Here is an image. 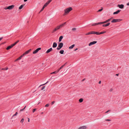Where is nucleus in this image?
<instances>
[{
    "label": "nucleus",
    "mask_w": 129,
    "mask_h": 129,
    "mask_svg": "<svg viewBox=\"0 0 129 129\" xmlns=\"http://www.w3.org/2000/svg\"><path fill=\"white\" fill-rule=\"evenodd\" d=\"M112 18V17L111 18L107 20H106V21L103 22H100L98 23H94L93 24H92V26H94L95 25H97L99 24H103L105 23H107L109 21H110V20Z\"/></svg>",
    "instance_id": "1"
},
{
    "label": "nucleus",
    "mask_w": 129,
    "mask_h": 129,
    "mask_svg": "<svg viewBox=\"0 0 129 129\" xmlns=\"http://www.w3.org/2000/svg\"><path fill=\"white\" fill-rule=\"evenodd\" d=\"M73 9L71 7H69L65 9L64 10V13L63 14V15H64L66 14H68Z\"/></svg>",
    "instance_id": "2"
},
{
    "label": "nucleus",
    "mask_w": 129,
    "mask_h": 129,
    "mask_svg": "<svg viewBox=\"0 0 129 129\" xmlns=\"http://www.w3.org/2000/svg\"><path fill=\"white\" fill-rule=\"evenodd\" d=\"M63 44L62 43H60L58 45V47L57 48V49L58 50H60L63 46Z\"/></svg>",
    "instance_id": "3"
},
{
    "label": "nucleus",
    "mask_w": 129,
    "mask_h": 129,
    "mask_svg": "<svg viewBox=\"0 0 129 129\" xmlns=\"http://www.w3.org/2000/svg\"><path fill=\"white\" fill-rule=\"evenodd\" d=\"M66 22H64L63 23L57 26V27H58L57 29H59L60 28L62 27L64 25H65V24H66Z\"/></svg>",
    "instance_id": "4"
},
{
    "label": "nucleus",
    "mask_w": 129,
    "mask_h": 129,
    "mask_svg": "<svg viewBox=\"0 0 129 129\" xmlns=\"http://www.w3.org/2000/svg\"><path fill=\"white\" fill-rule=\"evenodd\" d=\"M66 22H64L63 23L57 26V27H58L57 29H59L60 28L62 27L64 25H65V24H66Z\"/></svg>",
    "instance_id": "5"
},
{
    "label": "nucleus",
    "mask_w": 129,
    "mask_h": 129,
    "mask_svg": "<svg viewBox=\"0 0 129 129\" xmlns=\"http://www.w3.org/2000/svg\"><path fill=\"white\" fill-rule=\"evenodd\" d=\"M122 20L121 19H113V23L119 22Z\"/></svg>",
    "instance_id": "6"
},
{
    "label": "nucleus",
    "mask_w": 129,
    "mask_h": 129,
    "mask_svg": "<svg viewBox=\"0 0 129 129\" xmlns=\"http://www.w3.org/2000/svg\"><path fill=\"white\" fill-rule=\"evenodd\" d=\"M41 48H37L33 52V53L34 54L36 53L39 50H41Z\"/></svg>",
    "instance_id": "7"
},
{
    "label": "nucleus",
    "mask_w": 129,
    "mask_h": 129,
    "mask_svg": "<svg viewBox=\"0 0 129 129\" xmlns=\"http://www.w3.org/2000/svg\"><path fill=\"white\" fill-rule=\"evenodd\" d=\"M15 6L13 5H12L8 7V9L11 10L13 9L14 7Z\"/></svg>",
    "instance_id": "8"
},
{
    "label": "nucleus",
    "mask_w": 129,
    "mask_h": 129,
    "mask_svg": "<svg viewBox=\"0 0 129 129\" xmlns=\"http://www.w3.org/2000/svg\"><path fill=\"white\" fill-rule=\"evenodd\" d=\"M97 43L96 41H94L92 42H90L89 44L88 45L89 46H90L94 44H96Z\"/></svg>",
    "instance_id": "9"
},
{
    "label": "nucleus",
    "mask_w": 129,
    "mask_h": 129,
    "mask_svg": "<svg viewBox=\"0 0 129 129\" xmlns=\"http://www.w3.org/2000/svg\"><path fill=\"white\" fill-rule=\"evenodd\" d=\"M14 46L12 44L11 45L7 47L6 48V49L7 50H8L9 49H10L11 48H12Z\"/></svg>",
    "instance_id": "10"
},
{
    "label": "nucleus",
    "mask_w": 129,
    "mask_h": 129,
    "mask_svg": "<svg viewBox=\"0 0 129 129\" xmlns=\"http://www.w3.org/2000/svg\"><path fill=\"white\" fill-rule=\"evenodd\" d=\"M118 7L120 9H122L124 8V5L123 4L118 5Z\"/></svg>",
    "instance_id": "11"
},
{
    "label": "nucleus",
    "mask_w": 129,
    "mask_h": 129,
    "mask_svg": "<svg viewBox=\"0 0 129 129\" xmlns=\"http://www.w3.org/2000/svg\"><path fill=\"white\" fill-rule=\"evenodd\" d=\"M57 43L56 42H54L52 45V47L53 48H55L57 47Z\"/></svg>",
    "instance_id": "12"
},
{
    "label": "nucleus",
    "mask_w": 129,
    "mask_h": 129,
    "mask_svg": "<svg viewBox=\"0 0 129 129\" xmlns=\"http://www.w3.org/2000/svg\"><path fill=\"white\" fill-rule=\"evenodd\" d=\"M52 48H50V49L47 50V51L46 52V53H49L50 52L52 51Z\"/></svg>",
    "instance_id": "13"
},
{
    "label": "nucleus",
    "mask_w": 129,
    "mask_h": 129,
    "mask_svg": "<svg viewBox=\"0 0 129 129\" xmlns=\"http://www.w3.org/2000/svg\"><path fill=\"white\" fill-rule=\"evenodd\" d=\"M110 23L109 22H108L105 24H104L102 25L103 27H107L109 25Z\"/></svg>",
    "instance_id": "14"
},
{
    "label": "nucleus",
    "mask_w": 129,
    "mask_h": 129,
    "mask_svg": "<svg viewBox=\"0 0 129 129\" xmlns=\"http://www.w3.org/2000/svg\"><path fill=\"white\" fill-rule=\"evenodd\" d=\"M86 126H84L80 127L78 129H86Z\"/></svg>",
    "instance_id": "15"
},
{
    "label": "nucleus",
    "mask_w": 129,
    "mask_h": 129,
    "mask_svg": "<svg viewBox=\"0 0 129 129\" xmlns=\"http://www.w3.org/2000/svg\"><path fill=\"white\" fill-rule=\"evenodd\" d=\"M58 27L57 26L53 30L52 32V33H53L55 32V31L57 30L58 29H57Z\"/></svg>",
    "instance_id": "16"
},
{
    "label": "nucleus",
    "mask_w": 129,
    "mask_h": 129,
    "mask_svg": "<svg viewBox=\"0 0 129 129\" xmlns=\"http://www.w3.org/2000/svg\"><path fill=\"white\" fill-rule=\"evenodd\" d=\"M31 50V49H30L25 52L24 53V54L25 55L28 54L29 53V52H30V51Z\"/></svg>",
    "instance_id": "17"
},
{
    "label": "nucleus",
    "mask_w": 129,
    "mask_h": 129,
    "mask_svg": "<svg viewBox=\"0 0 129 129\" xmlns=\"http://www.w3.org/2000/svg\"><path fill=\"white\" fill-rule=\"evenodd\" d=\"M63 38V36H60L59 38V42H60L62 40Z\"/></svg>",
    "instance_id": "18"
},
{
    "label": "nucleus",
    "mask_w": 129,
    "mask_h": 129,
    "mask_svg": "<svg viewBox=\"0 0 129 129\" xmlns=\"http://www.w3.org/2000/svg\"><path fill=\"white\" fill-rule=\"evenodd\" d=\"M92 32H93V31L89 32L86 34H85V35H87L90 34H93V33Z\"/></svg>",
    "instance_id": "19"
},
{
    "label": "nucleus",
    "mask_w": 129,
    "mask_h": 129,
    "mask_svg": "<svg viewBox=\"0 0 129 129\" xmlns=\"http://www.w3.org/2000/svg\"><path fill=\"white\" fill-rule=\"evenodd\" d=\"M93 34H96L97 35H100V32H96L93 31Z\"/></svg>",
    "instance_id": "20"
},
{
    "label": "nucleus",
    "mask_w": 129,
    "mask_h": 129,
    "mask_svg": "<svg viewBox=\"0 0 129 129\" xmlns=\"http://www.w3.org/2000/svg\"><path fill=\"white\" fill-rule=\"evenodd\" d=\"M120 10H118L117 11H116V12H114V13H113V14H117L119 13L120 12Z\"/></svg>",
    "instance_id": "21"
},
{
    "label": "nucleus",
    "mask_w": 129,
    "mask_h": 129,
    "mask_svg": "<svg viewBox=\"0 0 129 129\" xmlns=\"http://www.w3.org/2000/svg\"><path fill=\"white\" fill-rule=\"evenodd\" d=\"M75 46V45L74 44L72 45L69 47V49H72L73 48L74 46Z\"/></svg>",
    "instance_id": "22"
},
{
    "label": "nucleus",
    "mask_w": 129,
    "mask_h": 129,
    "mask_svg": "<svg viewBox=\"0 0 129 129\" xmlns=\"http://www.w3.org/2000/svg\"><path fill=\"white\" fill-rule=\"evenodd\" d=\"M49 3H48V1H47L44 5V6L45 7L47 6L49 4Z\"/></svg>",
    "instance_id": "23"
},
{
    "label": "nucleus",
    "mask_w": 129,
    "mask_h": 129,
    "mask_svg": "<svg viewBox=\"0 0 129 129\" xmlns=\"http://www.w3.org/2000/svg\"><path fill=\"white\" fill-rule=\"evenodd\" d=\"M25 5V4H23V5H21L19 7V9L20 10V9H22L23 6Z\"/></svg>",
    "instance_id": "24"
},
{
    "label": "nucleus",
    "mask_w": 129,
    "mask_h": 129,
    "mask_svg": "<svg viewBox=\"0 0 129 129\" xmlns=\"http://www.w3.org/2000/svg\"><path fill=\"white\" fill-rule=\"evenodd\" d=\"M19 40H17V41L15 42L14 44H13V45L14 46L15 45L17 44L19 42Z\"/></svg>",
    "instance_id": "25"
},
{
    "label": "nucleus",
    "mask_w": 129,
    "mask_h": 129,
    "mask_svg": "<svg viewBox=\"0 0 129 129\" xmlns=\"http://www.w3.org/2000/svg\"><path fill=\"white\" fill-rule=\"evenodd\" d=\"M64 51L63 50H61L59 51V53L61 54H63Z\"/></svg>",
    "instance_id": "26"
},
{
    "label": "nucleus",
    "mask_w": 129,
    "mask_h": 129,
    "mask_svg": "<svg viewBox=\"0 0 129 129\" xmlns=\"http://www.w3.org/2000/svg\"><path fill=\"white\" fill-rule=\"evenodd\" d=\"M83 99L80 98L79 100V101L80 103H81L82 102H83Z\"/></svg>",
    "instance_id": "27"
},
{
    "label": "nucleus",
    "mask_w": 129,
    "mask_h": 129,
    "mask_svg": "<svg viewBox=\"0 0 129 129\" xmlns=\"http://www.w3.org/2000/svg\"><path fill=\"white\" fill-rule=\"evenodd\" d=\"M59 71V70H57L56 71H55L54 72H53L52 73H51V74H56Z\"/></svg>",
    "instance_id": "28"
},
{
    "label": "nucleus",
    "mask_w": 129,
    "mask_h": 129,
    "mask_svg": "<svg viewBox=\"0 0 129 129\" xmlns=\"http://www.w3.org/2000/svg\"><path fill=\"white\" fill-rule=\"evenodd\" d=\"M45 8V7H44V6H43V7H42V9H41V10L40 11V12H40H42V11L44 9V8Z\"/></svg>",
    "instance_id": "29"
},
{
    "label": "nucleus",
    "mask_w": 129,
    "mask_h": 129,
    "mask_svg": "<svg viewBox=\"0 0 129 129\" xmlns=\"http://www.w3.org/2000/svg\"><path fill=\"white\" fill-rule=\"evenodd\" d=\"M106 31H104L103 32H100V33L99 34L100 35H101V34L105 33H106Z\"/></svg>",
    "instance_id": "30"
},
{
    "label": "nucleus",
    "mask_w": 129,
    "mask_h": 129,
    "mask_svg": "<svg viewBox=\"0 0 129 129\" xmlns=\"http://www.w3.org/2000/svg\"><path fill=\"white\" fill-rule=\"evenodd\" d=\"M64 67V66H61L60 67V68L58 69V70H59H59L61 69H62L63 67Z\"/></svg>",
    "instance_id": "31"
},
{
    "label": "nucleus",
    "mask_w": 129,
    "mask_h": 129,
    "mask_svg": "<svg viewBox=\"0 0 129 129\" xmlns=\"http://www.w3.org/2000/svg\"><path fill=\"white\" fill-rule=\"evenodd\" d=\"M18 114V113L17 112H16L15 113L14 115H13V116H12V117H13V116H16Z\"/></svg>",
    "instance_id": "32"
},
{
    "label": "nucleus",
    "mask_w": 129,
    "mask_h": 129,
    "mask_svg": "<svg viewBox=\"0 0 129 129\" xmlns=\"http://www.w3.org/2000/svg\"><path fill=\"white\" fill-rule=\"evenodd\" d=\"M26 106H25V107H24V108H23V109H21L20 110V111H23V110L25 109V108H26Z\"/></svg>",
    "instance_id": "33"
},
{
    "label": "nucleus",
    "mask_w": 129,
    "mask_h": 129,
    "mask_svg": "<svg viewBox=\"0 0 129 129\" xmlns=\"http://www.w3.org/2000/svg\"><path fill=\"white\" fill-rule=\"evenodd\" d=\"M24 121V119L23 118H22L20 121V122H21L22 123Z\"/></svg>",
    "instance_id": "34"
},
{
    "label": "nucleus",
    "mask_w": 129,
    "mask_h": 129,
    "mask_svg": "<svg viewBox=\"0 0 129 129\" xmlns=\"http://www.w3.org/2000/svg\"><path fill=\"white\" fill-rule=\"evenodd\" d=\"M103 9V8H102L100 9H99L98 11V12H101V11H102V10Z\"/></svg>",
    "instance_id": "35"
},
{
    "label": "nucleus",
    "mask_w": 129,
    "mask_h": 129,
    "mask_svg": "<svg viewBox=\"0 0 129 129\" xmlns=\"http://www.w3.org/2000/svg\"><path fill=\"white\" fill-rule=\"evenodd\" d=\"M36 109H37L36 108H35V109H33L32 111L33 112V113L34 112L36 111Z\"/></svg>",
    "instance_id": "36"
},
{
    "label": "nucleus",
    "mask_w": 129,
    "mask_h": 129,
    "mask_svg": "<svg viewBox=\"0 0 129 129\" xmlns=\"http://www.w3.org/2000/svg\"><path fill=\"white\" fill-rule=\"evenodd\" d=\"M45 86H43V87H42V88H41V89L42 90H43V89H44L45 88Z\"/></svg>",
    "instance_id": "37"
},
{
    "label": "nucleus",
    "mask_w": 129,
    "mask_h": 129,
    "mask_svg": "<svg viewBox=\"0 0 129 129\" xmlns=\"http://www.w3.org/2000/svg\"><path fill=\"white\" fill-rule=\"evenodd\" d=\"M76 30V28H73L72 29V30H73V31H74V30Z\"/></svg>",
    "instance_id": "38"
},
{
    "label": "nucleus",
    "mask_w": 129,
    "mask_h": 129,
    "mask_svg": "<svg viewBox=\"0 0 129 129\" xmlns=\"http://www.w3.org/2000/svg\"><path fill=\"white\" fill-rule=\"evenodd\" d=\"M49 106V104H46L45 105V106L46 107H48Z\"/></svg>",
    "instance_id": "39"
},
{
    "label": "nucleus",
    "mask_w": 129,
    "mask_h": 129,
    "mask_svg": "<svg viewBox=\"0 0 129 129\" xmlns=\"http://www.w3.org/2000/svg\"><path fill=\"white\" fill-rule=\"evenodd\" d=\"M25 55L24 54V53L22 54L20 56L22 58L23 56Z\"/></svg>",
    "instance_id": "40"
},
{
    "label": "nucleus",
    "mask_w": 129,
    "mask_h": 129,
    "mask_svg": "<svg viewBox=\"0 0 129 129\" xmlns=\"http://www.w3.org/2000/svg\"><path fill=\"white\" fill-rule=\"evenodd\" d=\"M48 82V81L46 83L44 84H42V85H41L40 86H39V87L42 86V85H44L45 84H46Z\"/></svg>",
    "instance_id": "41"
},
{
    "label": "nucleus",
    "mask_w": 129,
    "mask_h": 129,
    "mask_svg": "<svg viewBox=\"0 0 129 129\" xmlns=\"http://www.w3.org/2000/svg\"><path fill=\"white\" fill-rule=\"evenodd\" d=\"M55 102L54 101H53L51 103V104L52 105H53V104H54V103Z\"/></svg>",
    "instance_id": "42"
},
{
    "label": "nucleus",
    "mask_w": 129,
    "mask_h": 129,
    "mask_svg": "<svg viewBox=\"0 0 129 129\" xmlns=\"http://www.w3.org/2000/svg\"><path fill=\"white\" fill-rule=\"evenodd\" d=\"M52 1V0H49L48 1V3H50Z\"/></svg>",
    "instance_id": "43"
},
{
    "label": "nucleus",
    "mask_w": 129,
    "mask_h": 129,
    "mask_svg": "<svg viewBox=\"0 0 129 129\" xmlns=\"http://www.w3.org/2000/svg\"><path fill=\"white\" fill-rule=\"evenodd\" d=\"M19 59L18 58H17V59H16L15 61V62L16 61H17L18 60H19Z\"/></svg>",
    "instance_id": "44"
},
{
    "label": "nucleus",
    "mask_w": 129,
    "mask_h": 129,
    "mask_svg": "<svg viewBox=\"0 0 129 129\" xmlns=\"http://www.w3.org/2000/svg\"><path fill=\"white\" fill-rule=\"evenodd\" d=\"M4 9L5 10H7V9H8V7H5L4 8Z\"/></svg>",
    "instance_id": "45"
},
{
    "label": "nucleus",
    "mask_w": 129,
    "mask_h": 129,
    "mask_svg": "<svg viewBox=\"0 0 129 129\" xmlns=\"http://www.w3.org/2000/svg\"><path fill=\"white\" fill-rule=\"evenodd\" d=\"M110 111V110H108V111H107L106 112H105V113H107Z\"/></svg>",
    "instance_id": "46"
},
{
    "label": "nucleus",
    "mask_w": 129,
    "mask_h": 129,
    "mask_svg": "<svg viewBox=\"0 0 129 129\" xmlns=\"http://www.w3.org/2000/svg\"><path fill=\"white\" fill-rule=\"evenodd\" d=\"M106 120L107 121H110L111 120L109 119H107Z\"/></svg>",
    "instance_id": "47"
},
{
    "label": "nucleus",
    "mask_w": 129,
    "mask_h": 129,
    "mask_svg": "<svg viewBox=\"0 0 129 129\" xmlns=\"http://www.w3.org/2000/svg\"><path fill=\"white\" fill-rule=\"evenodd\" d=\"M18 58L19 59V60H20L21 59V58L20 57V56Z\"/></svg>",
    "instance_id": "48"
},
{
    "label": "nucleus",
    "mask_w": 129,
    "mask_h": 129,
    "mask_svg": "<svg viewBox=\"0 0 129 129\" xmlns=\"http://www.w3.org/2000/svg\"><path fill=\"white\" fill-rule=\"evenodd\" d=\"M112 90H113V89H112V88H111V89H110V91H112Z\"/></svg>",
    "instance_id": "49"
},
{
    "label": "nucleus",
    "mask_w": 129,
    "mask_h": 129,
    "mask_svg": "<svg viewBox=\"0 0 129 129\" xmlns=\"http://www.w3.org/2000/svg\"><path fill=\"white\" fill-rule=\"evenodd\" d=\"M85 80V78H84V79H83L82 80V81H84Z\"/></svg>",
    "instance_id": "50"
},
{
    "label": "nucleus",
    "mask_w": 129,
    "mask_h": 129,
    "mask_svg": "<svg viewBox=\"0 0 129 129\" xmlns=\"http://www.w3.org/2000/svg\"><path fill=\"white\" fill-rule=\"evenodd\" d=\"M126 5L127 6H129V2L126 4Z\"/></svg>",
    "instance_id": "51"
},
{
    "label": "nucleus",
    "mask_w": 129,
    "mask_h": 129,
    "mask_svg": "<svg viewBox=\"0 0 129 129\" xmlns=\"http://www.w3.org/2000/svg\"><path fill=\"white\" fill-rule=\"evenodd\" d=\"M3 37H1L0 38V41L3 39Z\"/></svg>",
    "instance_id": "52"
},
{
    "label": "nucleus",
    "mask_w": 129,
    "mask_h": 129,
    "mask_svg": "<svg viewBox=\"0 0 129 129\" xmlns=\"http://www.w3.org/2000/svg\"><path fill=\"white\" fill-rule=\"evenodd\" d=\"M28 119V122H29V118H27Z\"/></svg>",
    "instance_id": "53"
},
{
    "label": "nucleus",
    "mask_w": 129,
    "mask_h": 129,
    "mask_svg": "<svg viewBox=\"0 0 129 129\" xmlns=\"http://www.w3.org/2000/svg\"><path fill=\"white\" fill-rule=\"evenodd\" d=\"M101 81H100L99 82V84H101Z\"/></svg>",
    "instance_id": "54"
},
{
    "label": "nucleus",
    "mask_w": 129,
    "mask_h": 129,
    "mask_svg": "<svg viewBox=\"0 0 129 129\" xmlns=\"http://www.w3.org/2000/svg\"><path fill=\"white\" fill-rule=\"evenodd\" d=\"M67 63V62H66L63 65V66H64L66 65V64Z\"/></svg>",
    "instance_id": "55"
},
{
    "label": "nucleus",
    "mask_w": 129,
    "mask_h": 129,
    "mask_svg": "<svg viewBox=\"0 0 129 129\" xmlns=\"http://www.w3.org/2000/svg\"><path fill=\"white\" fill-rule=\"evenodd\" d=\"M78 49L77 48H76L74 50V51H76V50H77Z\"/></svg>",
    "instance_id": "56"
},
{
    "label": "nucleus",
    "mask_w": 129,
    "mask_h": 129,
    "mask_svg": "<svg viewBox=\"0 0 129 129\" xmlns=\"http://www.w3.org/2000/svg\"><path fill=\"white\" fill-rule=\"evenodd\" d=\"M116 75L117 76H118L119 75V74H116Z\"/></svg>",
    "instance_id": "57"
},
{
    "label": "nucleus",
    "mask_w": 129,
    "mask_h": 129,
    "mask_svg": "<svg viewBox=\"0 0 129 129\" xmlns=\"http://www.w3.org/2000/svg\"><path fill=\"white\" fill-rule=\"evenodd\" d=\"M2 70H5V68H3L2 69Z\"/></svg>",
    "instance_id": "58"
},
{
    "label": "nucleus",
    "mask_w": 129,
    "mask_h": 129,
    "mask_svg": "<svg viewBox=\"0 0 129 129\" xmlns=\"http://www.w3.org/2000/svg\"><path fill=\"white\" fill-rule=\"evenodd\" d=\"M8 68H6L5 69V70H8Z\"/></svg>",
    "instance_id": "59"
},
{
    "label": "nucleus",
    "mask_w": 129,
    "mask_h": 129,
    "mask_svg": "<svg viewBox=\"0 0 129 129\" xmlns=\"http://www.w3.org/2000/svg\"><path fill=\"white\" fill-rule=\"evenodd\" d=\"M28 0H24V2H26Z\"/></svg>",
    "instance_id": "60"
},
{
    "label": "nucleus",
    "mask_w": 129,
    "mask_h": 129,
    "mask_svg": "<svg viewBox=\"0 0 129 129\" xmlns=\"http://www.w3.org/2000/svg\"><path fill=\"white\" fill-rule=\"evenodd\" d=\"M5 43H6V42H3V43H2V44H5Z\"/></svg>",
    "instance_id": "61"
},
{
    "label": "nucleus",
    "mask_w": 129,
    "mask_h": 129,
    "mask_svg": "<svg viewBox=\"0 0 129 129\" xmlns=\"http://www.w3.org/2000/svg\"><path fill=\"white\" fill-rule=\"evenodd\" d=\"M111 22H112V23H113V19H112V20H111Z\"/></svg>",
    "instance_id": "62"
},
{
    "label": "nucleus",
    "mask_w": 129,
    "mask_h": 129,
    "mask_svg": "<svg viewBox=\"0 0 129 129\" xmlns=\"http://www.w3.org/2000/svg\"><path fill=\"white\" fill-rule=\"evenodd\" d=\"M43 112H42L41 113V114H43Z\"/></svg>",
    "instance_id": "63"
},
{
    "label": "nucleus",
    "mask_w": 129,
    "mask_h": 129,
    "mask_svg": "<svg viewBox=\"0 0 129 129\" xmlns=\"http://www.w3.org/2000/svg\"><path fill=\"white\" fill-rule=\"evenodd\" d=\"M27 23H28V22H29V21H27Z\"/></svg>",
    "instance_id": "64"
}]
</instances>
